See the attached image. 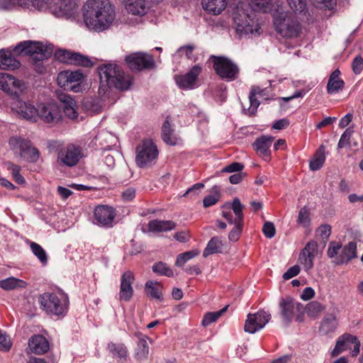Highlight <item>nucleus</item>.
Here are the masks:
<instances>
[{"mask_svg": "<svg viewBox=\"0 0 363 363\" xmlns=\"http://www.w3.org/2000/svg\"><path fill=\"white\" fill-rule=\"evenodd\" d=\"M353 72L357 74H359L363 69V59L360 55L354 57L352 63Z\"/></svg>", "mask_w": 363, "mask_h": 363, "instance_id": "62", "label": "nucleus"}, {"mask_svg": "<svg viewBox=\"0 0 363 363\" xmlns=\"http://www.w3.org/2000/svg\"><path fill=\"white\" fill-rule=\"evenodd\" d=\"M223 244L218 237L212 238L208 242L206 247L203 250V256L207 257L210 255L218 253Z\"/></svg>", "mask_w": 363, "mask_h": 363, "instance_id": "40", "label": "nucleus"}, {"mask_svg": "<svg viewBox=\"0 0 363 363\" xmlns=\"http://www.w3.org/2000/svg\"><path fill=\"white\" fill-rule=\"evenodd\" d=\"M150 7L149 0H127L125 8L128 13L135 16L146 14Z\"/></svg>", "mask_w": 363, "mask_h": 363, "instance_id": "27", "label": "nucleus"}, {"mask_svg": "<svg viewBox=\"0 0 363 363\" xmlns=\"http://www.w3.org/2000/svg\"><path fill=\"white\" fill-rule=\"evenodd\" d=\"M94 214L96 223L106 227L111 226L115 218L113 208L108 206H98L94 209Z\"/></svg>", "mask_w": 363, "mask_h": 363, "instance_id": "23", "label": "nucleus"}, {"mask_svg": "<svg viewBox=\"0 0 363 363\" xmlns=\"http://www.w3.org/2000/svg\"><path fill=\"white\" fill-rule=\"evenodd\" d=\"M25 83L7 73H0V89L11 98L16 97L26 89Z\"/></svg>", "mask_w": 363, "mask_h": 363, "instance_id": "16", "label": "nucleus"}, {"mask_svg": "<svg viewBox=\"0 0 363 363\" xmlns=\"http://www.w3.org/2000/svg\"><path fill=\"white\" fill-rule=\"evenodd\" d=\"M135 280L134 275L130 271L125 272L121 278L119 299L129 301L133 295L132 284Z\"/></svg>", "mask_w": 363, "mask_h": 363, "instance_id": "22", "label": "nucleus"}, {"mask_svg": "<svg viewBox=\"0 0 363 363\" xmlns=\"http://www.w3.org/2000/svg\"><path fill=\"white\" fill-rule=\"evenodd\" d=\"M297 222L298 224L301 225L303 227H306L309 225V211L306 206L301 208V210L299 211Z\"/></svg>", "mask_w": 363, "mask_h": 363, "instance_id": "54", "label": "nucleus"}, {"mask_svg": "<svg viewBox=\"0 0 363 363\" xmlns=\"http://www.w3.org/2000/svg\"><path fill=\"white\" fill-rule=\"evenodd\" d=\"M301 252L306 253L307 255H310L315 258L318 254V243L315 240H310L303 249L301 250Z\"/></svg>", "mask_w": 363, "mask_h": 363, "instance_id": "55", "label": "nucleus"}, {"mask_svg": "<svg viewBox=\"0 0 363 363\" xmlns=\"http://www.w3.org/2000/svg\"><path fill=\"white\" fill-rule=\"evenodd\" d=\"M125 62L128 67L134 71L151 69L155 66L152 55L143 52H137L127 56Z\"/></svg>", "mask_w": 363, "mask_h": 363, "instance_id": "18", "label": "nucleus"}, {"mask_svg": "<svg viewBox=\"0 0 363 363\" xmlns=\"http://www.w3.org/2000/svg\"><path fill=\"white\" fill-rule=\"evenodd\" d=\"M57 98L61 103L65 114L70 119L76 118L77 112L74 100L69 95L63 92L57 93Z\"/></svg>", "mask_w": 363, "mask_h": 363, "instance_id": "25", "label": "nucleus"}, {"mask_svg": "<svg viewBox=\"0 0 363 363\" xmlns=\"http://www.w3.org/2000/svg\"><path fill=\"white\" fill-rule=\"evenodd\" d=\"M299 272L300 267L298 265L296 264L287 269V271L283 274V279L284 280H289L298 275Z\"/></svg>", "mask_w": 363, "mask_h": 363, "instance_id": "63", "label": "nucleus"}, {"mask_svg": "<svg viewBox=\"0 0 363 363\" xmlns=\"http://www.w3.org/2000/svg\"><path fill=\"white\" fill-rule=\"evenodd\" d=\"M32 0H0V9H9L15 5L27 7Z\"/></svg>", "mask_w": 363, "mask_h": 363, "instance_id": "48", "label": "nucleus"}, {"mask_svg": "<svg viewBox=\"0 0 363 363\" xmlns=\"http://www.w3.org/2000/svg\"><path fill=\"white\" fill-rule=\"evenodd\" d=\"M11 347V342L6 333L0 330V350L8 352Z\"/></svg>", "mask_w": 363, "mask_h": 363, "instance_id": "57", "label": "nucleus"}, {"mask_svg": "<svg viewBox=\"0 0 363 363\" xmlns=\"http://www.w3.org/2000/svg\"><path fill=\"white\" fill-rule=\"evenodd\" d=\"M57 57L62 62L74 64L78 66L89 67L92 66L91 60L81 54L60 50L56 54Z\"/></svg>", "mask_w": 363, "mask_h": 363, "instance_id": "21", "label": "nucleus"}, {"mask_svg": "<svg viewBox=\"0 0 363 363\" xmlns=\"http://www.w3.org/2000/svg\"><path fill=\"white\" fill-rule=\"evenodd\" d=\"M199 254V251L196 250H191V251H187L184 253L179 254L177 257L175 262V264L177 267H182L183 266L187 261L190 260L191 259L196 257Z\"/></svg>", "mask_w": 363, "mask_h": 363, "instance_id": "51", "label": "nucleus"}, {"mask_svg": "<svg viewBox=\"0 0 363 363\" xmlns=\"http://www.w3.org/2000/svg\"><path fill=\"white\" fill-rule=\"evenodd\" d=\"M244 168V165L240 162H233L222 169L223 172H240Z\"/></svg>", "mask_w": 363, "mask_h": 363, "instance_id": "61", "label": "nucleus"}, {"mask_svg": "<svg viewBox=\"0 0 363 363\" xmlns=\"http://www.w3.org/2000/svg\"><path fill=\"white\" fill-rule=\"evenodd\" d=\"M263 234L267 238H272L276 233L274 225L272 222H266L262 228Z\"/></svg>", "mask_w": 363, "mask_h": 363, "instance_id": "59", "label": "nucleus"}, {"mask_svg": "<svg viewBox=\"0 0 363 363\" xmlns=\"http://www.w3.org/2000/svg\"><path fill=\"white\" fill-rule=\"evenodd\" d=\"M11 108L20 118L30 122L38 121V108L30 101L20 99L19 95L13 97L11 102Z\"/></svg>", "mask_w": 363, "mask_h": 363, "instance_id": "13", "label": "nucleus"}, {"mask_svg": "<svg viewBox=\"0 0 363 363\" xmlns=\"http://www.w3.org/2000/svg\"><path fill=\"white\" fill-rule=\"evenodd\" d=\"M235 29L240 35H260V26L251 15L244 11L238 12L233 16Z\"/></svg>", "mask_w": 363, "mask_h": 363, "instance_id": "12", "label": "nucleus"}, {"mask_svg": "<svg viewBox=\"0 0 363 363\" xmlns=\"http://www.w3.org/2000/svg\"><path fill=\"white\" fill-rule=\"evenodd\" d=\"M281 315L284 322L289 324L294 315V300L290 296L281 298L279 301Z\"/></svg>", "mask_w": 363, "mask_h": 363, "instance_id": "26", "label": "nucleus"}, {"mask_svg": "<svg viewBox=\"0 0 363 363\" xmlns=\"http://www.w3.org/2000/svg\"><path fill=\"white\" fill-rule=\"evenodd\" d=\"M135 162L139 167L147 168L156 163L159 151L151 139H144L135 150Z\"/></svg>", "mask_w": 363, "mask_h": 363, "instance_id": "7", "label": "nucleus"}, {"mask_svg": "<svg viewBox=\"0 0 363 363\" xmlns=\"http://www.w3.org/2000/svg\"><path fill=\"white\" fill-rule=\"evenodd\" d=\"M38 119L40 118L47 123H57L61 118L60 108L53 103L40 105L38 108Z\"/></svg>", "mask_w": 363, "mask_h": 363, "instance_id": "20", "label": "nucleus"}, {"mask_svg": "<svg viewBox=\"0 0 363 363\" xmlns=\"http://www.w3.org/2000/svg\"><path fill=\"white\" fill-rule=\"evenodd\" d=\"M353 133H354V130L352 127L347 128L344 131V133L342 134V135L339 140L338 144H337L338 149H342L345 147L350 145V139L352 136Z\"/></svg>", "mask_w": 363, "mask_h": 363, "instance_id": "52", "label": "nucleus"}, {"mask_svg": "<svg viewBox=\"0 0 363 363\" xmlns=\"http://www.w3.org/2000/svg\"><path fill=\"white\" fill-rule=\"evenodd\" d=\"M27 284L22 279L10 277L7 279L0 280V287L6 291L14 290L16 289L26 288Z\"/></svg>", "mask_w": 363, "mask_h": 363, "instance_id": "35", "label": "nucleus"}, {"mask_svg": "<svg viewBox=\"0 0 363 363\" xmlns=\"http://www.w3.org/2000/svg\"><path fill=\"white\" fill-rule=\"evenodd\" d=\"M83 79L84 75L80 71H62L58 74L57 77V84L60 87L72 90L75 93L81 91V83Z\"/></svg>", "mask_w": 363, "mask_h": 363, "instance_id": "14", "label": "nucleus"}, {"mask_svg": "<svg viewBox=\"0 0 363 363\" xmlns=\"http://www.w3.org/2000/svg\"><path fill=\"white\" fill-rule=\"evenodd\" d=\"M271 319V314L269 312L260 310L255 313L247 315L244 330L246 333L254 334L262 329Z\"/></svg>", "mask_w": 363, "mask_h": 363, "instance_id": "17", "label": "nucleus"}, {"mask_svg": "<svg viewBox=\"0 0 363 363\" xmlns=\"http://www.w3.org/2000/svg\"><path fill=\"white\" fill-rule=\"evenodd\" d=\"M108 349L113 356L119 359L125 358L127 356V349L123 344L111 342L108 345Z\"/></svg>", "mask_w": 363, "mask_h": 363, "instance_id": "46", "label": "nucleus"}, {"mask_svg": "<svg viewBox=\"0 0 363 363\" xmlns=\"http://www.w3.org/2000/svg\"><path fill=\"white\" fill-rule=\"evenodd\" d=\"M169 117L167 116L163 123L162 130V137L164 143L167 144L174 145L176 140L173 136V130L169 121Z\"/></svg>", "mask_w": 363, "mask_h": 363, "instance_id": "39", "label": "nucleus"}, {"mask_svg": "<svg viewBox=\"0 0 363 363\" xmlns=\"http://www.w3.org/2000/svg\"><path fill=\"white\" fill-rule=\"evenodd\" d=\"M212 192L214 193L213 195H208L206 197H204L203 200V206L205 208L210 207L216 204L219 200L220 188L218 186H213Z\"/></svg>", "mask_w": 363, "mask_h": 363, "instance_id": "50", "label": "nucleus"}, {"mask_svg": "<svg viewBox=\"0 0 363 363\" xmlns=\"http://www.w3.org/2000/svg\"><path fill=\"white\" fill-rule=\"evenodd\" d=\"M340 74V72L338 69L333 71L330 74L327 84L328 94H333L342 90L345 82L339 78Z\"/></svg>", "mask_w": 363, "mask_h": 363, "instance_id": "31", "label": "nucleus"}, {"mask_svg": "<svg viewBox=\"0 0 363 363\" xmlns=\"http://www.w3.org/2000/svg\"><path fill=\"white\" fill-rule=\"evenodd\" d=\"M82 12L86 26L96 32L109 28L116 18L115 8L109 0H87Z\"/></svg>", "mask_w": 363, "mask_h": 363, "instance_id": "1", "label": "nucleus"}, {"mask_svg": "<svg viewBox=\"0 0 363 363\" xmlns=\"http://www.w3.org/2000/svg\"><path fill=\"white\" fill-rule=\"evenodd\" d=\"M20 62L13 57L10 52L0 50V69H15L18 68Z\"/></svg>", "mask_w": 363, "mask_h": 363, "instance_id": "32", "label": "nucleus"}, {"mask_svg": "<svg viewBox=\"0 0 363 363\" xmlns=\"http://www.w3.org/2000/svg\"><path fill=\"white\" fill-rule=\"evenodd\" d=\"M317 233L324 242H326L331 233L330 225L328 224L320 225L317 230Z\"/></svg>", "mask_w": 363, "mask_h": 363, "instance_id": "58", "label": "nucleus"}, {"mask_svg": "<svg viewBox=\"0 0 363 363\" xmlns=\"http://www.w3.org/2000/svg\"><path fill=\"white\" fill-rule=\"evenodd\" d=\"M347 350H351L350 354L352 357H357L360 350V342L357 337L349 333H345L338 337L331 354L336 357Z\"/></svg>", "mask_w": 363, "mask_h": 363, "instance_id": "15", "label": "nucleus"}, {"mask_svg": "<svg viewBox=\"0 0 363 363\" xmlns=\"http://www.w3.org/2000/svg\"><path fill=\"white\" fill-rule=\"evenodd\" d=\"M274 138L270 136H262L257 138L253 144L257 153L262 157H269L270 155L269 148Z\"/></svg>", "mask_w": 363, "mask_h": 363, "instance_id": "29", "label": "nucleus"}, {"mask_svg": "<svg viewBox=\"0 0 363 363\" xmlns=\"http://www.w3.org/2000/svg\"><path fill=\"white\" fill-rule=\"evenodd\" d=\"M243 223H236L233 230L229 233L228 238L230 241L236 242L242 232Z\"/></svg>", "mask_w": 363, "mask_h": 363, "instance_id": "56", "label": "nucleus"}, {"mask_svg": "<svg viewBox=\"0 0 363 363\" xmlns=\"http://www.w3.org/2000/svg\"><path fill=\"white\" fill-rule=\"evenodd\" d=\"M213 69L222 80L230 82L237 79L240 74L238 65L225 56L211 55Z\"/></svg>", "mask_w": 363, "mask_h": 363, "instance_id": "6", "label": "nucleus"}, {"mask_svg": "<svg viewBox=\"0 0 363 363\" xmlns=\"http://www.w3.org/2000/svg\"><path fill=\"white\" fill-rule=\"evenodd\" d=\"M162 285L154 281H147L145 284V291L148 296L157 300L162 299Z\"/></svg>", "mask_w": 363, "mask_h": 363, "instance_id": "36", "label": "nucleus"}, {"mask_svg": "<svg viewBox=\"0 0 363 363\" xmlns=\"http://www.w3.org/2000/svg\"><path fill=\"white\" fill-rule=\"evenodd\" d=\"M265 89H261L259 86H253L251 89L250 93L249 94V101L250 106L248 108V112L250 116L255 115L257 111L258 106H259V101L256 98V96H264L265 94Z\"/></svg>", "mask_w": 363, "mask_h": 363, "instance_id": "34", "label": "nucleus"}, {"mask_svg": "<svg viewBox=\"0 0 363 363\" xmlns=\"http://www.w3.org/2000/svg\"><path fill=\"white\" fill-rule=\"evenodd\" d=\"M7 169L11 171V174L15 180V182L18 184H23L25 183V179L20 174L21 167L19 165L15 164L12 162L6 163Z\"/></svg>", "mask_w": 363, "mask_h": 363, "instance_id": "49", "label": "nucleus"}, {"mask_svg": "<svg viewBox=\"0 0 363 363\" xmlns=\"http://www.w3.org/2000/svg\"><path fill=\"white\" fill-rule=\"evenodd\" d=\"M176 224L172 220H152L148 223V230L152 233H162L173 230Z\"/></svg>", "mask_w": 363, "mask_h": 363, "instance_id": "30", "label": "nucleus"}, {"mask_svg": "<svg viewBox=\"0 0 363 363\" xmlns=\"http://www.w3.org/2000/svg\"><path fill=\"white\" fill-rule=\"evenodd\" d=\"M325 161V147L321 145L315 152L313 157L309 163L310 169L312 171H317L320 169Z\"/></svg>", "mask_w": 363, "mask_h": 363, "instance_id": "37", "label": "nucleus"}, {"mask_svg": "<svg viewBox=\"0 0 363 363\" xmlns=\"http://www.w3.org/2000/svg\"><path fill=\"white\" fill-rule=\"evenodd\" d=\"M228 306H225L222 309L214 311V312H208L205 314L203 320L202 325L204 327H206L211 324L212 323L216 322L219 317H220L225 312L227 311Z\"/></svg>", "mask_w": 363, "mask_h": 363, "instance_id": "43", "label": "nucleus"}, {"mask_svg": "<svg viewBox=\"0 0 363 363\" xmlns=\"http://www.w3.org/2000/svg\"><path fill=\"white\" fill-rule=\"evenodd\" d=\"M274 25L277 32L284 38H296L301 32V25L297 18L287 13L274 14Z\"/></svg>", "mask_w": 363, "mask_h": 363, "instance_id": "5", "label": "nucleus"}, {"mask_svg": "<svg viewBox=\"0 0 363 363\" xmlns=\"http://www.w3.org/2000/svg\"><path fill=\"white\" fill-rule=\"evenodd\" d=\"M147 340L148 338L144 335H141L139 337L137 348V357L140 359H146L149 354V346L147 344Z\"/></svg>", "mask_w": 363, "mask_h": 363, "instance_id": "42", "label": "nucleus"}, {"mask_svg": "<svg viewBox=\"0 0 363 363\" xmlns=\"http://www.w3.org/2000/svg\"><path fill=\"white\" fill-rule=\"evenodd\" d=\"M32 0V6L39 11L49 10L56 17L74 18L79 11L77 0Z\"/></svg>", "mask_w": 363, "mask_h": 363, "instance_id": "3", "label": "nucleus"}, {"mask_svg": "<svg viewBox=\"0 0 363 363\" xmlns=\"http://www.w3.org/2000/svg\"><path fill=\"white\" fill-rule=\"evenodd\" d=\"M85 156V150L81 145L69 143L58 150L57 162L61 166L72 167Z\"/></svg>", "mask_w": 363, "mask_h": 363, "instance_id": "9", "label": "nucleus"}, {"mask_svg": "<svg viewBox=\"0 0 363 363\" xmlns=\"http://www.w3.org/2000/svg\"><path fill=\"white\" fill-rule=\"evenodd\" d=\"M249 4L254 11L269 13L272 8V0H248Z\"/></svg>", "mask_w": 363, "mask_h": 363, "instance_id": "38", "label": "nucleus"}, {"mask_svg": "<svg viewBox=\"0 0 363 363\" xmlns=\"http://www.w3.org/2000/svg\"><path fill=\"white\" fill-rule=\"evenodd\" d=\"M308 313L310 315L318 313L323 310L322 305L318 302H311L307 306Z\"/></svg>", "mask_w": 363, "mask_h": 363, "instance_id": "64", "label": "nucleus"}, {"mask_svg": "<svg viewBox=\"0 0 363 363\" xmlns=\"http://www.w3.org/2000/svg\"><path fill=\"white\" fill-rule=\"evenodd\" d=\"M32 252L38 257L43 265L48 263V255L45 250L38 243L31 242L30 245Z\"/></svg>", "mask_w": 363, "mask_h": 363, "instance_id": "45", "label": "nucleus"}, {"mask_svg": "<svg viewBox=\"0 0 363 363\" xmlns=\"http://www.w3.org/2000/svg\"><path fill=\"white\" fill-rule=\"evenodd\" d=\"M49 342L42 335H34L28 340L27 353L43 354L49 350Z\"/></svg>", "mask_w": 363, "mask_h": 363, "instance_id": "24", "label": "nucleus"}, {"mask_svg": "<svg viewBox=\"0 0 363 363\" xmlns=\"http://www.w3.org/2000/svg\"><path fill=\"white\" fill-rule=\"evenodd\" d=\"M289 7L296 13L306 15L308 12L306 0H286Z\"/></svg>", "mask_w": 363, "mask_h": 363, "instance_id": "44", "label": "nucleus"}, {"mask_svg": "<svg viewBox=\"0 0 363 363\" xmlns=\"http://www.w3.org/2000/svg\"><path fill=\"white\" fill-rule=\"evenodd\" d=\"M12 150H19L20 155L26 162H36L40 157L39 150L33 145L30 140L21 136L11 137L9 141Z\"/></svg>", "mask_w": 363, "mask_h": 363, "instance_id": "11", "label": "nucleus"}, {"mask_svg": "<svg viewBox=\"0 0 363 363\" xmlns=\"http://www.w3.org/2000/svg\"><path fill=\"white\" fill-rule=\"evenodd\" d=\"M202 68L199 65H194L186 74L175 75L176 84L181 89H193L197 86L198 77Z\"/></svg>", "mask_w": 363, "mask_h": 363, "instance_id": "19", "label": "nucleus"}, {"mask_svg": "<svg viewBox=\"0 0 363 363\" xmlns=\"http://www.w3.org/2000/svg\"><path fill=\"white\" fill-rule=\"evenodd\" d=\"M231 209L233 213L235 216L236 223H243V213L244 206L241 203L238 198H235L231 204Z\"/></svg>", "mask_w": 363, "mask_h": 363, "instance_id": "47", "label": "nucleus"}, {"mask_svg": "<svg viewBox=\"0 0 363 363\" xmlns=\"http://www.w3.org/2000/svg\"><path fill=\"white\" fill-rule=\"evenodd\" d=\"M327 255L330 258H335L334 262L337 265L347 264L352 259L357 257V243L349 242L343 247L337 242H330L327 250Z\"/></svg>", "mask_w": 363, "mask_h": 363, "instance_id": "8", "label": "nucleus"}, {"mask_svg": "<svg viewBox=\"0 0 363 363\" xmlns=\"http://www.w3.org/2000/svg\"><path fill=\"white\" fill-rule=\"evenodd\" d=\"M13 52L15 54L33 56L35 61H43L48 59L52 54V51L42 43L30 40L20 43L14 48Z\"/></svg>", "mask_w": 363, "mask_h": 363, "instance_id": "10", "label": "nucleus"}, {"mask_svg": "<svg viewBox=\"0 0 363 363\" xmlns=\"http://www.w3.org/2000/svg\"><path fill=\"white\" fill-rule=\"evenodd\" d=\"M314 259L313 257L300 252L298 261L303 266L304 270L308 272L313 267Z\"/></svg>", "mask_w": 363, "mask_h": 363, "instance_id": "53", "label": "nucleus"}, {"mask_svg": "<svg viewBox=\"0 0 363 363\" xmlns=\"http://www.w3.org/2000/svg\"><path fill=\"white\" fill-rule=\"evenodd\" d=\"M201 4L205 11L218 15L225 9L227 2L226 0H202Z\"/></svg>", "mask_w": 363, "mask_h": 363, "instance_id": "33", "label": "nucleus"}, {"mask_svg": "<svg viewBox=\"0 0 363 363\" xmlns=\"http://www.w3.org/2000/svg\"><path fill=\"white\" fill-rule=\"evenodd\" d=\"M99 76V93L105 95L108 89L114 88L119 91L128 90L133 83V77L125 74L115 64L103 65L98 68Z\"/></svg>", "mask_w": 363, "mask_h": 363, "instance_id": "2", "label": "nucleus"}, {"mask_svg": "<svg viewBox=\"0 0 363 363\" xmlns=\"http://www.w3.org/2000/svg\"><path fill=\"white\" fill-rule=\"evenodd\" d=\"M204 187V184L202 183H196L194 184L191 187L189 188L186 191L184 194V196H190V197H194L198 196L201 190Z\"/></svg>", "mask_w": 363, "mask_h": 363, "instance_id": "60", "label": "nucleus"}, {"mask_svg": "<svg viewBox=\"0 0 363 363\" xmlns=\"http://www.w3.org/2000/svg\"><path fill=\"white\" fill-rule=\"evenodd\" d=\"M38 302L40 308L47 314L56 316L65 315L68 306V296L62 291L45 292L40 295Z\"/></svg>", "mask_w": 363, "mask_h": 363, "instance_id": "4", "label": "nucleus"}, {"mask_svg": "<svg viewBox=\"0 0 363 363\" xmlns=\"http://www.w3.org/2000/svg\"><path fill=\"white\" fill-rule=\"evenodd\" d=\"M338 326V320L336 315L333 313L327 314L321 320L319 333L323 335L333 333Z\"/></svg>", "mask_w": 363, "mask_h": 363, "instance_id": "28", "label": "nucleus"}, {"mask_svg": "<svg viewBox=\"0 0 363 363\" xmlns=\"http://www.w3.org/2000/svg\"><path fill=\"white\" fill-rule=\"evenodd\" d=\"M152 272L159 276L172 277L174 276L173 270L163 262H155L152 267Z\"/></svg>", "mask_w": 363, "mask_h": 363, "instance_id": "41", "label": "nucleus"}]
</instances>
